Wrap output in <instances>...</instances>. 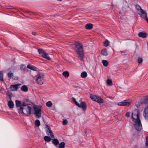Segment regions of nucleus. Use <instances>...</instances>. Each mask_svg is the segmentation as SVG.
<instances>
[{
  "mask_svg": "<svg viewBox=\"0 0 148 148\" xmlns=\"http://www.w3.org/2000/svg\"><path fill=\"white\" fill-rule=\"evenodd\" d=\"M18 111L20 114L26 116H28L30 115L31 114L32 108L25 103L23 102L20 106Z\"/></svg>",
  "mask_w": 148,
  "mask_h": 148,
  "instance_id": "f257e3e1",
  "label": "nucleus"
},
{
  "mask_svg": "<svg viewBox=\"0 0 148 148\" xmlns=\"http://www.w3.org/2000/svg\"><path fill=\"white\" fill-rule=\"evenodd\" d=\"M135 8L137 14L140 16L145 20L148 23V18L147 13L143 10L138 5H135Z\"/></svg>",
  "mask_w": 148,
  "mask_h": 148,
  "instance_id": "f03ea898",
  "label": "nucleus"
},
{
  "mask_svg": "<svg viewBox=\"0 0 148 148\" xmlns=\"http://www.w3.org/2000/svg\"><path fill=\"white\" fill-rule=\"evenodd\" d=\"M75 50L79 56V57L81 58L80 60H82L83 59V57L84 54L82 44L79 42L76 43L75 44Z\"/></svg>",
  "mask_w": 148,
  "mask_h": 148,
  "instance_id": "7ed1b4c3",
  "label": "nucleus"
},
{
  "mask_svg": "<svg viewBox=\"0 0 148 148\" xmlns=\"http://www.w3.org/2000/svg\"><path fill=\"white\" fill-rule=\"evenodd\" d=\"M73 101L75 103V105L77 106L78 107L82 108L84 110H86V103L84 101H82L81 99L79 100L80 102V104L78 103L76 100L73 97L72 98Z\"/></svg>",
  "mask_w": 148,
  "mask_h": 148,
  "instance_id": "20e7f679",
  "label": "nucleus"
},
{
  "mask_svg": "<svg viewBox=\"0 0 148 148\" xmlns=\"http://www.w3.org/2000/svg\"><path fill=\"white\" fill-rule=\"evenodd\" d=\"M36 80L37 84L41 85L43 84L44 75L43 73L38 72L36 76Z\"/></svg>",
  "mask_w": 148,
  "mask_h": 148,
  "instance_id": "39448f33",
  "label": "nucleus"
},
{
  "mask_svg": "<svg viewBox=\"0 0 148 148\" xmlns=\"http://www.w3.org/2000/svg\"><path fill=\"white\" fill-rule=\"evenodd\" d=\"M90 98L92 100L99 103H101L103 102V99L101 97L97 95L91 94L90 95Z\"/></svg>",
  "mask_w": 148,
  "mask_h": 148,
  "instance_id": "423d86ee",
  "label": "nucleus"
},
{
  "mask_svg": "<svg viewBox=\"0 0 148 148\" xmlns=\"http://www.w3.org/2000/svg\"><path fill=\"white\" fill-rule=\"evenodd\" d=\"M133 121L134 122V126L135 129L138 131L141 130L142 129V126L140 120L136 119Z\"/></svg>",
  "mask_w": 148,
  "mask_h": 148,
  "instance_id": "0eeeda50",
  "label": "nucleus"
},
{
  "mask_svg": "<svg viewBox=\"0 0 148 148\" xmlns=\"http://www.w3.org/2000/svg\"><path fill=\"white\" fill-rule=\"evenodd\" d=\"M132 118L133 121L136 120V119H140L139 118V113L137 109L134 110L132 113Z\"/></svg>",
  "mask_w": 148,
  "mask_h": 148,
  "instance_id": "6e6552de",
  "label": "nucleus"
},
{
  "mask_svg": "<svg viewBox=\"0 0 148 148\" xmlns=\"http://www.w3.org/2000/svg\"><path fill=\"white\" fill-rule=\"evenodd\" d=\"M35 114L38 118L41 116V107L39 106H36L34 107Z\"/></svg>",
  "mask_w": 148,
  "mask_h": 148,
  "instance_id": "1a4fd4ad",
  "label": "nucleus"
},
{
  "mask_svg": "<svg viewBox=\"0 0 148 148\" xmlns=\"http://www.w3.org/2000/svg\"><path fill=\"white\" fill-rule=\"evenodd\" d=\"M38 51L39 54H42V57L43 58L48 60L51 59L48 56V54L45 52L43 50L38 49Z\"/></svg>",
  "mask_w": 148,
  "mask_h": 148,
  "instance_id": "9d476101",
  "label": "nucleus"
},
{
  "mask_svg": "<svg viewBox=\"0 0 148 148\" xmlns=\"http://www.w3.org/2000/svg\"><path fill=\"white\" fill-rule=\"evenodd\" d=\"M46 127L47 129V134L49 136V137H51V139L54 138V136L52 132L50 127L47 125H46Z\"/></svg>",
  "mask_w": 148,
  "mask_h": 148,
  "instance_id": "9b49d317",
  "label": "nucleus"
},
{
  "mask_svg": "<svg viewBox=\"0 0 148 148\" xmlns=\"http://www.w3.org/2000/svg\"><path fill=\"white\" fill-rule=\"evenodd\" d=\"M131 102L130 101H128L127 100H124L119 102L118 105L119 106H128L131 104Z\"/></svg>",
  "mask_w": 148,
  "mask_h": 148,
  "instance_id": "f8f14e48",
  "label": "nucleus"
},
{
  "mask_svg": "<svg viewBox=\"0 0 148 148\" xmlns=\"http://www.w3.org/2000/svg\"><path fill=\"white\" fill-rule=\"evenodd\" d=\"M20 85V84L12 85L10 87L11 90L12 91H16L18 88V86Z\"/></svg>",
  "mask_w": 148,
  "mask_h": 148,
  "instance_id": "ddd939ff",
  "label": "nucleus"
},
{
  "mask_svg": "<svg viewBox=\"0 0 148 148\" xmlns=\"http://www.w3.org/2000/svg\"><path fill=\"white\" fill-rule=\"evenodd\" d=\"M143 115L145 118L148 119V107L145 108Z\"/></svg>",
  "mask_w": 148,
  "mask_h": 148,
  "instance_id": "4468645a",
  "label": "nucleus"
},
{
  "mask_svg": "<svg viewBox=\"0 0 148 148\" xmlns=\"http://www.w3.org/2000/svg\"><path fill=\"white\" fill-rule=\"evenodd\" d=\"M27 68L30 69L34 71H37L38 68L34 66L31 65L30 64H28L27 66Z\"/></svg>",
  "mask_w": 148,
  "mask_h": 148,
  "instance_id": "2eb2a0df",
  "label": "nucleus"
},
{
  "mask_svg": "<svg viewBox=\"0 0 148 148\" xmlns=\"http://www.w3.org/2000/svg\"><path fill=\"white\" fill-rule=\"evenodd\" d=\"M138 35L139 37L143 38L146 37L147 36V35L146 33L142 32H139L138 34Z\"/></svg>",
  "mask_w": 148,
  "mask_h": 148,
  "instance_id": "dca6fc26",
  "label": "nucleus"
},
{
  "mask_svg": "<svg viewBox=\"0 0 148 148\" xmlns=\"http://www.w3.org/2000/svg\"><path fill=\"white\" fill-rule=\"evenodd\" d=\"M8 105L9 108H12L14 107V103L11 100H9L8 101Z\"/></svg>",
  "mask_w": 148,
  "mask_h": 148,
  "instance_id": "f3484780",
  "label": "nucleus"
},
{
  "mask_svg": "<svg viewBox=\"0 0 148 148\" xmlns=\"http://www.w3.org/2000/svg\"><path fill=\"white\" fill-rule=\"evenodd\" d=\"M85 27L87 29H91L93 27V25L90 23H87Z\"/></svg>",
  "mask_w": 148,
  "mask_h": 148,
  "instance_id": "a211bd4d",
  "label": "nucleus"
},
{
  "mask_svg": "<svg viewBox=\"0 0 148 148\" xmlns=\"http://www.w3.org/2000/svg\"><path fill=\"white\" fill-rule=\"evenodd\" d=\"M52 143L55 145H57L59 144V142L58 140L57 139H55L54 138L52 139Z\"/></svg>",
  "mask_w": 148,
  "mask_h": 148,
  "instance_id": "6ab92c4d",
  "label": "nucleus"
},
{
  "mask_svg": "<svg viewBox=\"0 0 148 148\" xmlns=\"http://www.w3.org/2000/svg\"><path fill=\"white\" fill-rule=\"evenodd\" d=\"M101 54L105 56H106L107 55V50L106 49H102L101 51Z\"/></svg>",
  "mask_w": 148,
  "mask_h": 148,
  "instance_id": "aec40b11",
  "label": "nucleus"
},
{
  "mask_svg": "<svg viewBox=\"0 0 148 148\" xmlns=\"http://www.w3.org/2000/svg\"><path fill=\"white\" fill-rule=\"evenodd\" d=\"M59 148H64L65 146V143L64 142H62L59 143Z\"/></svg>",
  "mask_w": 148,
  "mask_h": 148,
  "instance_id": "412c9836",
  "label": "nucleus"
},
{
  "mask_svg": "<svg viewBox=\"0 0 148 148\" xmlns=\"http://www.w3.org/2000/svg\"><path fill=\"white\" fill-rule=\"evenodd\" d=\"M21 89L24 92H27L28 90V88L25 85H23L21 88Z\"/></svg>",
  "mask_w": 148,
  "mask_h": 148,
  "instance_id": "4be33fe9",
  "label": "nucleus"
},
{
  "mask_svg": "<svg viewBox=\"0 0 148 148\" xmlns=\"http://www.w3.org/2000/svg\"><path fill=\"white\" fill-rule=\"evenodd\" d=\"M62 75L63 76H64V77H65L67 78L68 77L69 75V74L68 72L67 71H65L64 72L62 73Z\"/></svg>",
  "mask_w": 148,
  "mask_h": 148,
  "instance_id": "5701e85b",
  "label": "nucleus"
},
{
  "mask_svg": "<svg viewBox=\"0 0 148 148\" xmlns=\"http://www.w3.org/2000/svg\"><path fill=\"white\" fill-rule=\"evenodd\" d=\"M51 139V137H49L47 136H45L44 137V140L45 141L49 142L50 141Z\"/></svg>",
  "mask_w": 148,
  "mask_h": 148,
  "instance_id": "b1692460",
  "label": "nucleus"
},
{
  "mask_svg": "<svg viewBox=\"0 0 148 148\" xmlns=\"http://www.w3.org/2000/svg\"><path fill=\"white\" fill-rule=\"evenodd\" d=\"M101 62L104 66H107L108 65V62L106 60H103Z\"/></svg>",
  "mask_w": 148,
  "mask_h": 148,
  "instance_id": "393cba45",
  "label": "nucleus"
},
{
  "mask_svg": "<svg viewBox=\"0 0 148 148\" xmlns=\"http://www.w3.org/2000/svg\"><path fill=\"white\" fill-rule=\"evenodd\" d=\"M87 74L86 72H82L81 75V77L82 78H85L86 77Z\"/></svg>",
  "mask_w": 148,
  "mask_h": 148,
  "instance_id": "a878e982",
  "label": "nucleus"
},
{
  "mask_svg": "<svg viewBox=\"0 0 148 148\" xmlns=\"http://www.w3.org/2000/svg\"><path fill=\"white\" fill-rule=\"evenodd\" d=\"M106 82L108 85L111 86L112 84V81L110 79H108Z\"/></svg>",
  "mask_w": 148,
  "mask_h": 148,
  "instance_id": "bb28decb",
  "label": "nucleus"
},
{
  "mask_svg": "<svg viewBox=\"0 0 148 148\" xmlns=\"http://www.w3.org/2000/svg\"><path fill=\"white\" fill-rule=\"evenodd\" d=\"M16 106L17 107H20L21 105V102L20 101L17 100H15Z\"/></svg>",
  "mask_w": 148,
  "mask_h": 148,
  "instance_id": "cd10ccee",
  "label": "nucleus"
},
{
  "mask_svg": "<svg viewBox=\"0 0 148 148\" xmlns=\"http://www.w3.org/2000/svg\"><path fill=\"white\" fill-rule=\"evenodd\" d=\"M35 125L37 127H39L40 125V122L39 120H36L35 121Z\"/></svg>",
  "mask_w": 148,
  "mask_h": 148,
  "instance_id": "c85d7f7f",
  "label": "nucleus"
},
{
  "mask_svg": "<svg viewBox=\"0 0 148 148\" xmlns=\"http://www.w3.org/2000/svg\"><path fill=\"white\" fill-rule=\"evenodd\" d=\"M46 105L48 107H51L52 105V103L51 101H49L46 103Z\"/></svg>",
  "mask_w": 148,
  "mask_h": 148,
  "instance_id": "c756f323",
  "label": "nucleus"
},
{
  "mask_svg": "<svg viewBox=\"0 0 148 148\" xmlns=\"http://www.w3.org/2000/svg\"><path fill=\"white\" fill-rule=\"evenodd\" d=\"M109 42L108 40H106L103 42V45L105 47H107L109 45Z\"/></svg>",
  "mask_w": 148,
  "mask_h": 148,
  "instance_id": "7c9ffc66",
  "label": "nucleus"
},
{
  "mask_svg": "<svg viewBox=\"0 0 148 148\" xmlns=\"http://www.w3.org/2000/svg\"><path fill=\"white\" fill-rule=\"evenodd\" d=\"M20 68L22 71H24L26 67L25 65L21 64L20 66Z\"/></svg>",
  "mask_w": 148,
  "mask_h": 148,
  "instance_id": "2f4dec72",
  "label": "nucleus"
},
{
  "mask_svg": "<svg viewBox=\"0 0 148 148\" xmlns=\"http://www.w3.org/2000/svg\"><path fill=\"white\" fill-rule=\"evenodd\" d=\"M143 61V59L140 57L138 58L137 59V62L139 64L141 63Z\"/></svg>",
  "mask_w": 148,
  "mask_h": 148,
  "instance_id": "473e14b6",
  "label": "nucleus"
},
{
  "mask_svg": "<svg viewBox=\"0 0 148 148\" xmlns=\"http://www.w3.org/2000/svg\"><path fill=\"white\" fill-rule=\"evenodd\" d=\"M0 81H3V75L2 73L0 71Z\"/></svg>",
  "mask_w": 148,
  "mask_h": 148,
  "instance_id": "72a5a7b5",
  "label": "nucleus"
},
{
  "mask_svg": "<svg viewBox=\"0 0 148 148\" xmlns=\"http://www.w3.org/2000/svg\"><path fill=\"white\" fill-rule=\"evenodd\" d=\"M143 102L145 103L148 104V97H146L144 99Z\"/></svg>",
  "mask_w": 148,
  "mask_h": 148,
  "instance_id": "f704fd0d",
  "label": "nucleus"
},
{
  "mask_svg": "<svg viewBox=\"0 0 148 148\" xmlns=\"http://www.w3.org/2000/svg\"><path fill=\"white\" fill-rule=\"evenodd\" d=\"M68 123V121L66 119H63L62 121V123L63 125H66Z\"/></svg>",
  "mask_w": 148,
  "mask_h": 148,
  "instance_id": "c9c22d12",
  "label": "nucleus"
},
{
  "mask_svg": "<svg viewBox=\"0 0 148 148\" xmlns=\"http://www.w3.org/2000/svg\"><path fill=\"white\" fill-rule=\"evenodd\" d=\"M8 76L9 78H11L13 76V74L12 73H9L8 74Z\"/></svg>",
  "mask_w": 148,
  "mask_h": 148,
  "instance_id": "e433bc0d",
  "label": "nucleus"
},
{
  "mask_svg": "<svg viewBox=\"0 0 148 148\" xmlns=\"http://www.w3.org/2000/svg\"><path fill=\"white\" fill-rule=\"evenodd\" d=\"M146 146L148 147V137H147L146 138Z\"/></svg>",
  "mask_w": 148,
  "mask_h": 148,
  "instance_id": "4c0bfd02",
  "label": "nucleus"
},
{
  "mask_svg": "<svg viewBox=\"0 0 148 148\" xmlns=\"http://www.w3.org/2000/svg\"><path fill=\"white\" fill-rule=\"evenodd\" d=\"M130 115V113L129 112H127L125 114L126 116L127 117H129Z\"/></svg>",
  "mask_w": 148,
  "mask_h": 148,
  "instance_id": "58836bf2",
  "label": "nucleus"
},
{
  "mask_svg": "<svg viewBox=\"0 0 148 148\" xmlns=\"http://www.w3.org/2000/svg\"><path fill=\"white\" fill-rule=\"evenodd\" d=\"M7 94H8L9 96L12 95V93L9 91H8L7 92Z\"/></svg>",
  "mask_w": 148,
  "mask_h": 148,
  "instance_id": "ea45409f",
  "label": "nucleus"
},
{
  "mask_svg": "<svg viewBox=\"0 0 148 148\" xmlns=\"http://www.w3.org/2000/svg\"><path fill=\"white\" fill-rule=\"evenodd\" d=\"M9 99H10V100H11L12 95L9 96Z\"/></svg>",
  "mask_w": 148,
  "mask_h": 148,
  "instance_id": "a19ab883",
  "label": "nucleus"
},
{
  "mask_svg": "<svg viewBox=\"0 0 148 148\" xmlns=\"http://www.w3.org/2000/svg\"><path fill=\"white\" fill-rule=\"evenodd\" d=\"M32 34H33L34 35H36V34L35 32H32Z\"/></svg>",
  "mask_w": 148,
  "mask_h": 148,
  "instance_id": "79ce46f5",
  "label": "nucleus"
},
{
  "mask_svg": "<svg viewBox=\"0 0 148 148\" xmlns=\"http://www.w3.org/2000/svg\"><path fill=\"white\" fill-rule=\"evenodd\" d=\"M121 53L123 52V51H121Z\"/></svg>",
  "mask_w": 148,
  "mask_h": 148,
  "instance_id": "37998d69",
  "label": "nucleus"
},
{
  "mask_svg": "<svg viewBox=\"0 0 148 148\" xmlns=\"http://www.w3.org/2000/svg\"><path fill=\"white\" fill-rule=\"evenodd\" d=\"M59 0L60 1H62V0Z\"/></svg>",
  "mask_w": 148,
  "mask_h": 148,
  "instance_id": "c03bdc74",
  "label": "nucleus"
}]
</instances>
